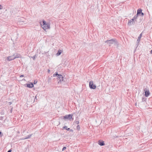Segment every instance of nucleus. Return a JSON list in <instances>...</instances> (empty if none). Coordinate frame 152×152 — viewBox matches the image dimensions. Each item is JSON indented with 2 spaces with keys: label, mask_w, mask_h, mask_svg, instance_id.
I'll return each instance as SVG.
<instances>
[{
  "label": "nucleus",
  "mask_w": 152,
  "mask_h": 152,
  "mask_svg": "<svg viewBox=\"0 0 152 152\" xmlns=\"http://www.w3.org/2000/svg\"><path fill=\"white\" fill-rule=\"evenodd\" d=\"M43 25L42 26V28L45 30L50 28V24L48 23H47L45 20L42 21Z\"/></svg>",
  "instance_id": "f257e3e1"
},
{
  "label": "nucleus",
  "mask_w": 152,
  "mask_h": 152,
  "mask_svg": "<svg viewBox=\"0 0 152 152\" xmlns=\"http://www.w3.org/2000/svg\"><path fill=\"white\" fill-rule=\"evenodd\" d=\"M105 42L109 44H111L113 43L117 44V43L116 40L115 39H112L106 40L105 41Z\"/></svg>",
  "instance_id": "f03ea898"
},
{
  "label": "nucleus",
  "mask_w": 152,
  "mask_h": 152,
  "mask_svg": "<svg viewBox=\"0 0 152 152\" xmlns=\"http://www.w3.org/2000/svg\"><path fill=\"white\" fill-rule=\"evenodd\" d=\"M57 79L58 80H59L58 81V83H61L63 82H64V77H63L62 75L60 74V75H58L57 77Z\"/></svg>",
  "instance_id": "7ed1b4c3"
},
{
  "label": "nucleus",
  "mask_w": 152,
  "mask_h": 152,
  "mask_svg": "<svg viewBox=\"0 0 152 152\" xmlns=\"http://www.w3.org/2000/svg\"><path fill=\"white\" fill-rule=\"evenodd\" d=\"M89 87L91 89H94L96 88V86L94 84L93 82L92 81H91L89 83Z\"/></svg>",
  "instance_id": "20e7f679"
},
{
  "label": "nucleus",
  "mask_w": 152,
  "mask_h": 152,
  "mask_svg": "<svg viewBox=\"0 0 152 152\" xmlns=\"http://www.w3.org/2000/svg\"><path fill=\"white\" fill-rule=\"evenodd\" d=\"M72 118V115H71L70 114L67 115L63 116V119H64L65 120L66 119L69 120H70Z\"/></svg>",
  "instance_id": "39448f33"
},
{
  "label": "nucleus",
  "mask_w": 152,
  "mask_h": 152,
  "mask_svg": "<svg viewBox=\"0 0 152 152\" xmlns=\"http://www.w3.org/2000/svg\"><path fill=\"white\" fill-rule=\"evenodd\" d=\"M145 91V96L146 97H148L150 94L149 91L148 89L145 88L144 90Z\"/></svg>",
  "instance_id": "423d86ee"
},
{
  "label": "nucleus",
  "mask_w": 152,
  "mask_h": 152,
  "mask_svg": "<svg viewBox=\"0 0 152 152\" xmlns=\"http://www.w3.org/2000/svg\"><path fill=\"white\" fill-rule=\"evenodd\" d=\"M135 23V21L133 19H132L130 20L129 21L128 24L129 25H132L134 24Z\"/></svg>",
  "instance_id": "0eeeda50"
},
{
  "label": "nucleus",
  "mask_w": 152,
  "mask_h": 152,
  "mask_svg": "<svg viewBox=\"0 0 152 152\" xmlns=\"http://www.w3.org/2000/svg\"><path fill=\"white\" fill-rule=\"evenodd\" d=\"M13 55H14V57L12 59H15L17 58H20V54H14Z\"/></svg>",
  "instance_id": "6e6552de"
},
{
  "label": "nucleus",
  "mask_w": 152,
  "mask_h": 152,
  "mask_svg": "<svg viewBox=\"0 0 152 152\" xmlns=\"http://www.w3.org/2000/svg\"><path fill=\"white\" fill-rule=\"evenodd\" d=\"M14 55H12V56H9L7 57V60L8 61H10L11 60H13L14 59H12L13 58Z\"/></svg>",
  "instance_id": "1a4fd4ad"
},
{
  "label": "nucleus",
  "mask_w": 152,
  "mask_h": 152,
  "mask_svg": "<svg viewBox=\"0 0 152 152\" xmlns=\"http://www.w3.org/2000/svg\"><path fill=\"white\" fill-rule=\"evenodd\" d=\"M98 144L101 146H103L105 144L103 141L100 140L99 141Z\"/></svg>",
  "instance_id": "9d476101"
},
{
  "label": "nucleus",
  "mask_w": 152,
  "mask_h": 152,
  "mask_svg": "<svg viewBox=\"0 0 152 152\" xmlns=\"http://www.w3.org/2000/svg\"><path fill=\"white\" fill-rule=\"evenodd\" d=\"M27 87L29 88H31L34 87V85L32 83L27 84Z\"/></svg>",
  "instance_id": "9b49d317"
},
{
  "label": "nucleus",
  "mask_w": 152,
  "mask_h": 152,
  "mask_svg": "<svg viewBox=\"0 0 152 152\" xmlns=\"http://www.w3.org/2000/svg\"><path fill=\"white\" fill-rule=\"evenodd\" d=\"M142 10L141 9H139L137 10V15H140L142 12Z\"/></svg>",
  "instance_id": "f8f14e48"
},
{
  "label": "nucleus",
  "mask_w": 152,
  "mask_h": 152,
  "mask_svg": "<svg viewBox=\"0 0 152 152\" xmlns=\"http://www.w3.org/2000/svg\"><path fill=\"white\" fill-rule=\"evenodd\" d=\"M142 36V34H140V35L138 37V39H137V41L138 42V43H139L140 41V39L141 37Z\"/></svg>",
  "instance_id": "ddd939ff"
},
{
  "label": "nucleus",
  "mask_w": 152,
  "mask_h": 152,
  "mask_svg": "<svg viewBox=\"0 0 152 152\" xmlns=\"http://www.w3.org/2000/svg\"><path fill=\"white\" fill-rule=\"evenodd\" d=\"M62 50H59L58 53H56V55L57 56H58L61 54L62 53Z\"/></svg>",
  "instance_id": "4468645a"
},
{
  "label": "nucleus",
  "mask_w": 152,
  "mask_h": 152,
  "mask_svg": "<svg viewBox=\"0 0 152 152\" xmlns=\"http://www.w3.org/2000/svg\"><path fill=\"white\" fill-rule=\"evenodd\" d=\"M138 15H137V14L136 15H135L134 17L132 19H133V20H134V21H136V19H137V17H138Z\"/></svg>",
  "instance_id": "2eb2a0df"
},
{
  "label": "nucleus",
  "mask_w": 152,
  "mask_h": 152,
  "mask_svg": "<svg viewBox=\"0 0 152 152\" xmlns=\"http://www.w3.org/2000/svg\"><path fill=\"white\" fill-rule=\"evenodd\" d=\"M32 135V134L29 135L28 136H27V137H26L25 138L23 139H22L24 140V139H28L30 138L31 137Z\"/></svg>",
  "instance_id": "dca6fc26"
},
{
  "label": "nucleus",
  "mask_w": 152,
  "mask_h": 152,
  "mask_svg": "<svg viewBox=\"0 0 152 152\" xmlns=\"http://www.w3.org/2000/svg\"><path fill=\"white\" fill-rule=\"evenodd\" d=\"M60 74H58L57 72H56L53 75V76L55 77L57 76V77H58V75H60Z\"/></svg>",
  "instance_id": "f3484780"
},
{
  "label": "nucleus",
  "mask_w": 152,
  "mask_h": 152,
  "mask_svg": "<svg viewBox=\"0 0 152 152\" xmlns=\"http://www.w3.org/2000/svg\"><path fill=\"white\" fill-rule=\"evenodd\" d=\"M67 128V126H64L63 127V129H65L66 130H67L68 131H69L70 130L69 128Z\"/></svg>",
  "instance_id": "a211bd4d"
},
{
  "label": "nucleus",
  "mask_w": 152,
  "mask_h": 152,
  "mask_svg": "<svg viewBox=\"0 0 152 152\" xmlns=\"http://www.w3.org/2000/svg\"><path fill=\"white\" fill-rule=\"evenodd\" d=\"M76 128H77V130H80V126L79 125H78L77 126Z\"/></svg>",
  "instance_id": "6ab92c4d"
},
{
  "label": "nucleus",
  "mask_w": 152,
  "mask_h": 152,
  "mask_svg": "<svg viewBox=\"0 0 152 152\" xmlns=\"http://www.w3.org/2000/svg\"><path fill=\"white\" fill-rule=\"evenodd\" d=\"M74 123L75 124H78L79 123V121H75L74 122Z\"/></svg>",
  "instance_id": "aec40b11"
},
{
  "label": "nucleus",
  "mask_w": 152,
  "mask_h": 152,
  "mask_svg": "<svg viewBox=\"0 0 152 152\" xmlns=\"http://www.w3.org/2000/svg\"><path fill=\"white\" fill-rule=\"evenodd\" d=\"M146 100V98L145 97H142V101H145Z\"/></svg>",
  "instance_id": "412c9836"
},
{
  "label": "nucleus",
  "mask_w": 152,
  "mask_h": 152,
  "mask_svg": "<svg viewBox=\"0 0 152 152\" xmlns=\"http://www.w3.org/2000/svg\"><path fill=\"white\" fill-rule=\"evenodd\" d=\"M37 80H34V84H36L37 83Z\"/></svg>",
  "instance_id": "4be33fe9"
},
{
  "label": "nucleus",
  "mask_w": 152,
  "mask_h": 152,
  "mask_svg": "<svg viewBox=\"0 0 152 152\" xmlns=\"http://www.w3.org/2000/svg\"><path fill=\"white\" fill-rule=\"evenodd\" d=\"M66 147H64L63 148H62V151H64V150H65L66 149Z\"/></svg>",
  "instance_id": "5701e85b"
},
{
  "label": "nucleus",
  "mask_w": 152,
  "mask_h": 152,
  "mask_svg": "<svg viewBox=\"0 0 152 152\" xmlns=\"http://www.w3.org/2000/svg\"><path fill=\"white\" fill-rule=\"evenodd\" d=\"M51 80V78H49L48 80V81L49 82H50Z\"/></svg>",
  "instance_id": "b1692460"
},
{
  "label": "nucleus",
  "mask_w": 152,
  "mask_h": 152,
  "mask_svg": "<svg viewBox=\"0 0 152 152\" xmlns=\"http://www.w3.org/2000/svg\"><path fill=\"white\" fill-rule=\"evenodd\" d=\"M140 14V16H143L144 15V13L142 12Z\"/></svg>",
  "instance_id": "393cba45"
},
{
  "label": "nucleus",
  "mask_w": 152,
  "mask_h": 152,
  "mask_svg": "<svg viewBox=\"0 0 152 152\" xmlns=\"http://www.w3.org/2000/svg\"><path fill=\"white\" fill-rule=\"evenodd\" d=\"M3 116L0 117V120H3Z\"/></svg>",
  "instance_id": "a878e982"
},
{
  "label": "nucleus",
  "mask_w": 152,
  "mask_h": 152,
  "mask_svg": "<svg viewBox=\"0 0 152 152\" xmlns=\"http://www.w3.org/2000/svg\"><path fill=\"white\" fill-rule=\"evenodd\" d=\"M35 56H33L32 57V58L34 60L35 58Z\"/></svg>",
  "instance_id": "bb28decb"
},
{
  "label": "nucleus",
  "mask_w": 152,
  "mask_h": 152,
  "mask_svg": "<svg viewBox=\"0 0 152 152\" xmlns=\"http://www.w3.org/2000/svg\"><path fill=\"white\" fill-rule=\"evenodd\" d=\"M2 7L1 6V5H0V10L2 9Z\"/></svg>",
  "instance_id": "cd10ccee"
},
{
  "label": "nucleus",
  "mask_w": 152,
  "mask_h": 152,
  "mask_svg": "<svg viewBox=\"0 0 152 152\" xmlns=\"http://www.w3.org/2000/svg\"><path fill=\"white\" fill-rule=\"evenodd\" d=\"M24 77V75H20V77Z\"/></svg>",
  "instance_id": "c85d7f7f"
},
{
  "label": "nucleus",
  "mask_w": 152,
  "mask_h": 152,
  "mask_svg": "<svg viewBox=\"0 0 152 152\" xmlns=\"http://www.w3.org/2000/svg\"><path fill=\"white\" fill-rule=\"evenodd\" d=\"M12 150L11 149L9 150L7 152H11Z\"/></svg>",
  "instance_id": "c756f323"
},
{
  "label": "nucleus",
  "mask_w": 152,
  "mask_h": 152,
  "mask_svg": "<svg viewBox=\"0 0 152 152\" xmlns=\"http://www.w3.org/2000/svg\"><path fill=\"white\" fill-rule=\"evenodd\" d=\"M48 72L49 73L50 71V70L49 69H48Z\"/></svg>",
  "instance_id": "7c9ffc66"
},
{
  "label": "nucleus",
  "mask_w": 152,
  "mask_h": 152,
  "mask_svg": "<svg viewBox=\"0 0 152 152\" xmlns=\"http://www.w3.org/2000/svg\"><path fill=\"white\" fill-rule=\"evenodd\" d=\"M150 53H151V54H152V50H151Z\"/></svg>",
  "instance_id": "2f4dec72"
},
{
  "label": "nucleus",
  "mask_w": 152,
  "mask_h": 152,
  "mask_svg": "<svg viewBox=\"0 0 152 152\" xmlns=\"http://www.w3.org/2000/svg\"><path fill=\"white\" fill-rule=\"evenodd\" d=\"M70 131H73V130H72V129H71V130H70Z\"/></svg>",
  "instance_id": "473e14b6"
}]
</instances>
